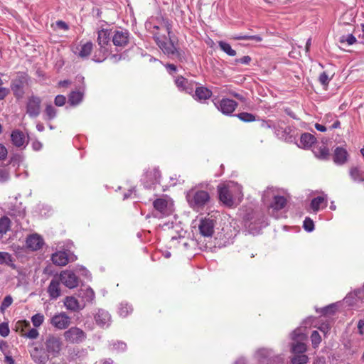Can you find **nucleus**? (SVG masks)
<instances>
[{
  "instance_id": "f257e3e1",
  "label": "nucleus",
  "mask_w": 364,
  "mask_h": 364,
  "mask_svg": "<svg viewBox=\"0 0 364 364\" xmlns=\"http://www.w3.org/2000/svg\"><path fill=\"white\" fill-rule=\"evenodd\" d=\"M218 191L220 200L228 207L237 205L243 198L241 186L234 182L218 186Z\"/></svg>"
},
{
  "instance_id": "f03ea898",
  "label": "nucleus",
  "mask_w": 364,
  "mask_h": 364,
  "mask_svg": "<svg viewBox=\"0 0 364 364\" xmlns=\"http://www.w3.org/2000/svg\"><path fill=\"white\" fill-rule=\"evenodd\" d=\"M43 343L46 352L51 358L59 356L63 346L60 336L50 333L46 337Z\"/></svg>"
},
{
  "instance_id": "7ed1b4c3",
  "label": "nucleus",
  "mask_w": 364,
  "mask_h": 364,
  "mask_svg": "<svg viewBox=\"0 0 364 364\" xmlns=\"http://www.w3.org/2000/svg\"><path fill=\"white\" fill-rule=\"evenodd\" d=\"M187 199L191 207L195 210L203 208L210 201L209 193L205 191H191L187 195Z\"/></svg>"
},
{
  "instance_id": "20e7f679",
  "label": "nucleus",
  "mask_w": 364,
  "mask_h": 364,
  "mask_svg": "<svg viewBox=\"0 0 364 364\" xmlns=\"http://www.w3.org/2000/svg\"><path fill=\"white\" fill-rule=\"evenodd\" d=\"M65 340L70 343H80L86 339V333L78 327H71L63 333Z\"/></svg>"
},
{
  "instance_id": "39448f33",
  "label": "nucleus",
  "mask_w": 364,
  "mask_h": 364,
  "mask_svg": "<svg viewBox=\"0 0 364 364\" xmlns=\"http://www.w3.org/2000/svg\"><path fill=\"white\" fill-rule=\"evenodd\" d=\"M110 39V34L107 30H101L98 32L97 43L100 46V53L102 56L95 55V61L102 62L105 59V56L107 53V49L105 46L108 44Z\"/></svg>"
},
{
  "instance_id": "423d86ee",
  "label": "nucleus",
  "mask_w": 364,
  "mask_h": 364,
  "mask_svg": "<svg viewBox=\"0 0 364 364\" xmlns=\"http://www.w3.org/2000/svg\"><path fill=\"white\" fill-rule=\"evenodd\" d=\"M50 324L58 330L66 329L71 323V318L65 312L55 314L50 320Z\"/></svg>"
},
{
  "instance_id": "0eeeda50",
  "label": "nucleus",
  "mask_w": 364,
  "mask_h": 364,
  "mask_svg": "<svg viewBox=\"0 0 364 364\" xmlns=\"http://www.w3.org/2000/svg\"><path fill=\"white\" fill-rule=\"evenodd\" d=\"M215 221L211 218H203L200 220L198 230L203 237H212L214 233Z\"/></svg>"
},
{
  "instance_id": "6e6552de",
  "label": "nucleus",
  "mask_w": 364,
  "mask_h": 364,
  "mask_svg": "<svg viewBox=\"0 0 364 364\" xmlns=\"http://www.w3.org/2000/svg\"><path fill=\"white\" fill-rule=\"evenodd\" d=\"M306 338V334L303 332L301 328L296 329L292 333V339L297 341L296 343L292 345V351L295 353H301L306 350V346L304 343L301 342Z\"/></svg>"
},
{
  "instance_id": "1a4fd4ad",
  "label": "nucleus",
  "mask_w": 364,
  "mask_h": 364,
  "mask_svg": "<svg viewBox=\"0 0 364 364\" xmlns=\"http://www.w3.org/2000/svg\"><path fill=\"white\" fill-rule=\"evenodd\" d=\"M41 100L37 96H31L26 105V113L31 117H36L41 112Z\"/></svg>"
},
{
  "instance_id": "9d476101",
  "label": "nucleus",
  "mask_w": 364,
  "mask_h": 364,
  "mask_svg": "<svg viewBox=\"0 0 364 364\" xmlns=\"http://www.w3.org/2000/svg\"><path fill=\"white\" fill-rule=\"evenodd\" d=\"M60 282L67 287L73 289L78 285L77 277L71 271H63L60 274Z\"/></svg>"
},
{
  "instance_id": "9b49d317",
  "label": "nucleus",
  "mask_w": 364,
  "mask_h": 364,
  "mask_svg": "<svg viewBox=\"0 0 364 364\" xmlns=\"http://www.w3.org/2000/svg\"><path fill=\"white\" fill-rule=\"evenodd\" d=\"M43 244V239L36 233L30 235L26 240V248L31 251H36L41 249Z\"/></svg>"
},
{
  "instance_id": "f8f14e48",
  "label": "nucleus",
  "mask_w": 364,
  "mask_h": 364,
  "mask_svg": "<svg viewBox=\"0 0 364 364\" xmlns=\"http://www.w3.org/2000/svg\"><path fill=\"white\" fill-rule=\"evenodd\" d=\"M172 202L165 198H159L154 202V208L163 215H169L172 212Z\"/></svg>"
},
{
  "instance_id": "ddd939ff",
  "label": "nucleus",
  "mask_w": 364,
  "mask_h": 364,
  "mask_svg": "<svg viewBox=\"0 0 364 364\" xmlns=\"http://www.w3.org/2000/svg\"><path fill=\"white\" fill-rule=\"evenodd\" d=\"M237 106V104L234 100L223 98L220 101L219 105L217 107L223 114H230L235 111Z\"/></svg>"
},
{
  "instance_id": "4468645a",
  "label": "nucleus",
  "mask_w": 364,
  "mask_h": 364,
  "mask_svg": "<svg viewBox=\"0 0 364 364\" xmlns=\"http://www.w3.org/2000/svg\"><path fill=\"white\" fill-rule=\"evenodd\" d=\"M156 41L160 48L167 55H178V52L176 50L174 45L171 41H165V37L160 38L159 36H156Z\"/></svg>"
},
{
  "instance_id": "2eb2a0df",
  "label": "nucleus",
  "mask_w": 364,
  "mask_h": 364,
  "mask_svg": "<svg viewBox=\"0 0 364 364\" xmlns=\"http://www.w3.org/2000/svg\"><path fill=\"white\" fill-rule=\"evenodd\" d=\"M31 356L37 364H46L50 358L46 351L43 352L38 347L33 348L31 351Z\"/></svg>"
},
{
  "instance_id": "dca6fc26",
  "label": "nucleus",
  "mask_w": 364,
  "mask_h": 364,
  "mask_svg": "<svg viewBox=\"0 0 364 364\" xmlns=\"http://www.w3.org/2000/svg\"><path fill=\"white\" fill-rule=\"evenodd\" d=\"M348 175L355 183L364 182V169L360 166H351L348 169Z\"/></svg>"
},
{
  "instance_id": "f3484780",
  "label": "nucleus",
  "mask_w": 364,
  "mask_h": 364,
  "mask_svg": "<svg viewBox=\"0 0 364 364\" xmlns=\"http://www.w3.org/2000/svg\"><path fill=\"white\" fill-rule=\"evenodd\" d=\"M64 305L67 309L77 311L82 309L85 304L78 301V300L74 296H66L64 299Z\"/></svg>"
},
{
  "instance_id": "a211bd4d",
  "label": "nucleus",
  "mask_w": 364,
  "mask_h": 364,
  "mask_svg": "<svg viewBox=\"0 0 364 364\" xmlns=\"http://www.w3.org/2000/svg\"><path fill=\"white\" fill-rule=\"evenodd\" d=\"M93 48V45L91 42H87L84 44H81L75 48L73 50L75 54L77 56L85 58L90 55Z\"/></svg>"
},
{
  "instance_id": "6ab92c4d",
  "label": "nucleus",
  "mask_w": 364,
  "mask_h": 364,
  "mask_svg": "<svg viewBox=\"0 0 364 364\" xmlns=\"http://www.w3.org/2000/svg\"><path fill=\"white\" fill-rule=\"evenodd\" d=\"M95 320L101 327L108 326L110 322V316L107 311L99 309L95 315Z\"/></svg>"
},
{
  "instance_id": "aec40b11",
  "label": "nucleus",
  "mask_w": 364,
  "mask_h": 364,
  "mask_svg": "<svg viewBox=\"0 0 364 364\" xmlns=\"http://www.w3.org/2000/svg\"><path fill=\"white\" fill-rule=\"evenodd\" d=\"M112 42L116 46H125L128 43V33L122 31H115L112 36Z\"/></svg>"
},
{
  "instance_id": "412c9836",
  "label": "nucleus",
  "mask_w": 364,
  "mask_h": 364,
  "mask_svg": "<svg viewBox=\"0 0 364 364\" xmlns=\"http://www.w3.org/2000/svg\"><path fill=\"white\" fill-rule=\"evenodd\" d=\"M348 160V153L346 149L338 147L334 151L333 161L336 164L342 165Z\"/></svg>"
},
{
  "instance_id": "4be33fe9",
  "label": "nucleus",
  "mask_w": 364,
  "mask_h": 364,
  "mask_svg": "<svg viewBox=\"0 0 364 364\" xmlns=\"http://www.w3.org/2000/svg\"><path fill=\"white\" fill-rule=\"evenodd\" d=\"M48 293L51 299H57L60 296L59 280L53 279L48 287Z\"/></svg>"
},
{
  "instance_id": "5701e85b",
  "label": "nucleus",
  "mask_w": 364,
  "mask_h": 364,
  "mask_svg": "<svg viewBox=\"0 0 364 364\" xmlns=\"http://www.w3.org/2000/svg\"><path fill=\"white\" fill-rule=\"evenodd\" d=\"M11 89L14 96L18 98H22L24 94L23 83L20 80H15L11 82Z\"/></svg>"
},
{
  "instance_id": "b1692460",
  "label": "nucleus",
  "mask_w": 364,
  "mask_h": 364,
  "mask_svg": "<svg viewBox=\"0 0 364 364\" xmlns=\"http://www.w3.org/2000/svg\"><path fill=\"white\" fill-rule=\"evenodd\" d=\"M316 138L309 133H304L300 137L299 146L304 149L310 148L314 144Z\"/></svg>"
},
{
  "instance_id": "393cba45",
  "label": "nucleus",
  "mask_w": 364,
  "mask_h": 364,
  "mask_svg": "<svg viewBox=\"0 0 364 364\" xmlns=\"http://www.w3.org/2000/svg\"><path fill=\"white\" fill-rule=\"evenodd\" d=\"M53 262L59 266H65L68 262L67 254L65 252H58L52 255Z\"/></svg>"
},
{
  "instance_id": "a878e982",
  "label": "nucleus",
  "mask_w": 364,
  "mask_h": 364,
  "mask_svg": "<svg viewBox=\"0 0 364 364\" xmlns=\"http://www.w3.org/2000/svg\"><path fill=\"white\" fill-rule=\"evenodd\" d=\"M11 141L14 145L16 146L20 147L22 146L25 143V136L23 132L15 130L12 132L11 135Z\"/></svg>"
},
{
  "instance_id": "bb28decb",
  "label": "nucleus",
  "mask_w": 364,
  "mask_h": 364,
  "mask_svg": "<svg viewBox=\"0 0 364 364\" xmlns=\"http://www.w3.org/2000/svg\"><path fill=\"white\" fill-rule=\"evenodd\" d=\"M212 92L206 87H197L195 92V97L198 100H207L211 97Z\"/></svg>"
},
{
  "instance_id": "cd10ccee",
  "label": "nucleus",
  "mask_w": 364,
  "mask_h": 364,
  "mask_svg": "<svg viewBox=\"0 0 364 364\" xmlns=\"http://www.w3.org/2000/svg\"><path fill=\"white\" fill-rule=\"evenodd\" d=\"M79 296L82 298V303L90 302L95 298L94 291L90 288H86L81 289L79 293Z\"/></svg>"
},
{
  "instance_id": "c85d7f7f",
  "label": "nucleus",
  "mask_w": 364,
  "mask_h": 364,
  "mask_svg": "<svg viewBox=\"0 0 364 364\" xmlns=\"http://www.w3.org/2000/svg\"><path fill=\"white\" fill-rule=\"evenodd\" d=\"M314 153L316 157L319 159H326L329 155L328 148L323 144L315 147L314 149Z\"/></svg>"
},
{
  "instance_id": "c756f323",
  "label": "nucleus",
  "mask_w": 364,
  "mask_h": 364,
  "mask_svg": "<svg viewBox=\"0 0 364 364\" xmlns=\"http://www.w3.org/2000/svg\"><path fill=\"white\" fill-rule=\"evenodd\" d=\"M82 97L83 94L81 92L73 91L69 95L68 102L71 105L75 106L80 103V102L82 100Z\"/></svg>"
},
{
  "instance_id": "7c9ffc66",
  "label": "nucleus",
  "mask_w": 364,
  "mask_h": 364,
  "mask_svg": "<svg viewBox=\"0 0 364 364\" xmlns=\"http://www.w3.org/2000/svg\"><path fill=\"white\" fill-rule=\"evenodd\" d=\"M286 202L287 200L283 196L274 195V203L272 204V207L276 210L282 209L285 206Z\"/></svg>"
},
{
  "instance_id": "2f4dec72",
  "label": "nucleus",
  "mask_w": 364,
  "mask_h": 364,
  "mask_svg": "<svg viewBox=\"0 0 364 364\" xmlns=\"http://www.w3.org/2000/svg\"><path fill=\"white\" fill-rule=\"evenodd\" d=\"M218 45L220 46V49L223 52L227 53L228 55H230V56L236 55V51L231 48V46L229 43L224 42V41H220L218 43Z\"/></svg>"
},
{
  "instance_id": "473e14b6",
  "label": "nucleus",
  "mask_w": 364,
  "mask_h": 364,
  "mask_svg": "<svg viewBox=\"0 0 364 364\" xmlns=\"http://www.w3.org/2000/svg\"><path fill=\"white\" fill-rule=\"evenodd\" d=\"M326 202V198L323 196H318L312 200L311 208L314 211H318L320 206Z\"/></svg>"
},
{
  "instance_id": "72a5a7b5",
  "label": "nucleus",
  "mask_w": 364,
  "mask_h": 364,
  "mask_svg": "<svg viewBox=\"0 0 364 364\" xmlns=\"http://www.w3.org/2000/svg\"><path fill=\"white\" fill-rule=\"evenodd\" d=\"M10 228V220L7 217L0 219V233H6Z\"/></svg>"
},
{
  "instance_id": "f704fd0d",
  "label": "nucleus",
  "mask_w": 364,
  "mask_h": 364,
  "mask_svg": "<svg viewBox=\"0 0 364 364\" xmlns=\"http://www.w3.org/2000/svg\"><path fill=\"white\" fill-rule=\"evenodd\" d=\"M44 316L42 314H36L31 317V322L34 327L41 326L44 321Z\"/></svg>"
},
{
  "instance_id": "c9c22d12",
  "label": "nucleus",
  "mask_w": 364,
  "mask_h": 364,
  "mask_svg": "<svg viewBox=\"0 0 364 364\" xmlns=\"http://www.w3.org/2000/svg\"><path fill=\"white\" fill-rule=\"evenodd\" d=\"M176 86L182 90H184L186 92H188V89H187V84H188V81L186 78H184L182 76H180V77H178L176 79Z\"/></svg>"
},
{
  "instance_id": "e433bc0d",
  "label": "nucleus",
  "mask_w": 364,
  "mask_h": 364,
  "mask_svg": "<svg viewBox=\"0 0 364 364\" xmlns=\"http://www.w3.org/2000/svg\"><path fill=\"white\" fill-rule=\"evenodd\" d=\"M356 42V38L353 34L342 36L340 38L341 43H347L348 46L353 45Z\"/></svg>"
},
{
  "instance_id": "4c0bfd02",
  "label": "nucleus",
  "mask_w": 364,
  "mask_h": 364,
  "mask_svg": "<svg viewBox=\"0 0 364 364\" xmlns=\"http://www.w3.org/2000/svg\"><path fill=\"white\" fill-rule=\"evenodd\" d=\"M308 360L306 355H296L291 360L292 364H305Z\"/></svg>"
},
{
  "instance_id": "58836bf2",
  "label": "nucleus",
  "mask_w": 364,
  "mask_h": 364,
  "mask_svg": "<svg viewBox=\"0 0 364 364\" xmlns=\"http://www.w3.org/2000/svg\"><path fill=\"white\" fill-rule=\"evenodd\" d=\"M48 119H52L56 116V109L51 105H47L45 109Z\"/></svg>"
},
{
  "instance_id": "ea45409f",
  "label": "nucleus",
  "mask_w": 364,
  "mask_h": 364,
  "mask_svg": "<svg viewBox=\"0 0 364 364\" xmlns=\"http://www.w3.org/2000/svg\"><path fill=\"white\" fill-rule=\"evenodd\" d=\"M30 327V322L26 320L19 321L16 323V328L20 329L22 334L26 332V329H29Z\"/></svg>"
},
{
  "instance_id": "a19ab883",
  "label": "nucleus",
  "mask_w": 364,
  "mask_h": 364,
  "mask_svg": "<svg viewBox=\"0 0 364 364\" xmlns=\"http://www.w3.org/2000/svg\"><path fill=\"white\" fill-rule=\"evenodd\" d=\"M237 116L240 120L246 122H253L255 119V117L253 114L247 112H242L238 114Z\"/></svg>"
},
{
  "instance_id": "79ce46f5",
  "label": "nucleus",
  "mask_w": 364,
  "mask_h": 364,
  "mask_svg": "<svg viewBox=\"0 0 364 364\" xmlns=\"http://www.w3.org/2000/svg\"><path fill=\"white\" fill-rule=\"evenodd\" d=\"M22 336L27 338L36 339L39 336V333L36 328H30L28 332L23 333Z\"/></svg>"
},
{
  "instance_id": "37998d69",
  "label": "nucleus",
  "mask_w": 364,
  "mask_h": 364,
  "mask_svg": "<svg viewBox=\"0 0 364 364\" xmlns=\"http://www.w3.org/2000/svg\"><path fill=\"white\" fill-rule=\"evenodd\" d=\"M13 302V299L11 296H6L2 303H1V307H0V311L1 312H4L9 306H10L11 305Z\"/></svg>"
},
{
  "instance_id": "c03bdc74",
  "label": "nucleus",
  "mask_w": 364,
  "mask_h": 364,
  "mask_svg": "<svg viewBox=\"0 0 364 364\" xmlns=\"http://www.w3.org/2000/svg\"><path fill=\"white\" fill-rule=\"evenodd\" d=\"M12 262L11 256L8 252H0V264H9Z\"/></svg>"
},
{
  "instance_id": "a18cd8bd",
  "label": "nucleus",
  "mask_w": 364,
  "mask_h": 364,
  "mask_svg": "<svg viewBox=\"0 0 364 364\" xmlns=\"http://www.w3.org/2000/svg\"><path fill=\"white\" fill-rule=\"evenodd\" d=\"M311 338L312 344L314 347H316L321 343V336L316 331L312 332Z\"/></svg>"
},
{
  "instance_id": "49530a36",
  "label": "nucleus",
  "mask_w": 364,
  "mask_h": 364,
  "mask_svg": "<svg viewBox=\"0 0 364 364\" xmlns=\"http://www.w3.org/2000/svg\"><path fill=\"white\" fill-rule=\"evenodd\" d=\"M132 310V307L128 304H121V307L119 309V314L120 316L125 317L127 316L129 312Z\"/></svg>"
},
{
  "instance_id": "de8ad7c7",
  "label": "nucleus",
  "mask_w": 364,
  "mask_h": 364,
  "mask_svg": "<svg viewBox=\"0 0 364 364\" xmlns=\"http://www.w3.org/2000/svg\"><path fill=\"white\" fill-rule=\"evenodd\" d=\"M304 228L308 232L312 231L314 228L313 220L309 218H306L304 221Z\"/></svg>"
},
{
  "instance_id": "09e8293b",
  "label": "nucleus",
  "mask_w": 364,
  "mask_h": 364,
  "mask_svg": "<svg viewBox=\"0 0 364 364\" xmlns=\"http://www.w3.org/2000/svg\"><path fill=\"white\" fill-rule=\"evenodd\" d=\"M2 84L3 82L0 77V100H4L10 92V90L9 88L1 87Z\"/></svg>"
},
{
  "instance_id": "8fccbe9b",
  "label": "nucleus",
  "mask_w": 364,
  "mask_h": 364,
  "mask_svg": "<svg viewBox=\"0 0 364 364\" xmlns=\"http://www.w3.org/2000/svg\"><path fill=\"white\" fill-rule=\"evenodd\" d=\"M9 333V326L6 323H0V335L3 337H6Z\"/></svg>"
},
{
  "instance_id": "3c124183",
  "label": "nucleus",
  "mask_w": 364,
  "mask_h": 364,
  "mask_svg": "<svg viewBox=\"0 0 364 364\" xmlns=\"http://www.w3.org/2000/svg\"><path fill=\"white\" fill-rule=\"evenodd\" d=\"M9 178V173L5 168H0V182L4 183Z\"/></svg>"
},
{
  "instance_id": "603ef678",
  "label": "nucleus",
  "mask_w": 364,
  "mask_h": 364,
  "mask_svg": "<svg viewBox=\"0 0 364 364\" xmlns=\"http://www.w3.org/2000/svg\"><path fill=\"white\" fill-rule=\"evenodd\" d=\"M318 80L321 82V85L326 86L328 84L330 78L328 77V75L326 72H323L318 77Z\"/></svg>"
},
{
  "instance_id": "864d4df0",
  "label": "nucleus",
  "mask_w": 364,
  "mask_h": 364,
  "mask_svg": "<svg viewBox=\"0 0 364 364\" xmlns=\"http://www.w3.org/2000/svg\"><path fill=\"white\" fill-rule=\"evenodd\" d=\"M66 101L65 97L63 95H57L55 98V104L56 106H63Z\"/></svg>"
},
{
  "instance_id": "5fc2aeb1",
  "label": "nucleus",
  "mask_w": 364,
  "mask_h": 364,
  "mask_svg": "<svg viewBox=\"0 0 364 364\" xmlns=\"http://www.w3.org/2000/svg\"><path fill=\"white\" fill-rule=\"evenodd\" d=\"M7 153L6 148L3 144H0V161H3L6 159Z\"/></svg>"
},
{
  "instance_id": "6e6d98bb",
  "label": "nucleus",
  "mask_w": 364,
  "mask_h": 364,
  "mask_svg": "<svg viewBox=\"0 0 364 364\" xmlns=\"http://www.w3.org/2000/svg\"><path fill=\"white\" fill-rule=\"evenodd\" d=\"M250 61H251V58L248 55H246L240 59L235 60V62L237 63H240L245 64V65L249 64Z\"/></svg>"
},
{
  "instance_id": "4d7b16f0",
  "label": "nucleus",
  "mask_w": 364,
  "mask_h": 364,
  "mask_svg": "<svg viewBox=\"0 0 364 364\" xmlns=\"http://www.w3.org/2000/svg\"><path fill=\"white\" fill-rule=\"evenodd\" d=\"M126 344L123 342H118L113 344V348L115 350H124L126 349Z\"/></svg>"
},
{
  "instance_id": "13d9d810",
  "label": "nucleus",
  "mask_w": 364,
  "mask_h": 364,
  "mask_svg": "<svg viewBox=\"0 0 364 364\" xmlns=\"http://www.w3.org/2000/svg\"><path fill=\"white\" fill-rule=\"evenodd\" d=\"M153 173V178H154V181H157L160 176H161V173H160V171L156 169V168H154L151 171H150L149 173H148V176H151V174Z\"/></svg>"
},
{
  "instance_id": "bf43d9fd",
  "label": "nucleus",
  "mask_w": 364,
  "mask_h": 364,
  "mask_svg": "<svg viewBox=\"0 0 364 364\" xmlns=\"http://www.w3.org/2000/svg\"><path fill=\"white\" fill-rule=\"evenodd\" d=\"M56 28L63 29V30H67L68 26L65 22H63L62 21H58L56 22Z\"/></svg>"
},
{
  "instance_id": "052dcab7",
  "label": "nucleus",
  "mask_w": 364,
  "mask_h": 364,
  "mask_svg": "<svg viewBox=\"0 0 364 364\" xmlns=\"http://www.w3.org/2000/svg\"><path fill=\"white\" fill-rule=\"evenodd\" d=\"M315 128L318 130V131H320V132H324L326 131V128L323 126V125H321L320 124H315Z\"/></svg>"
},
{
  "instance_id": "680f3d73",
  "label": "nucleus",
  "mask_w": 364,
  "mask_h": 364,
  "mask_svg": "<svg viewBox=\"0 0 364 364\" xmlns=\"http://www.w3.org/2000/svg\"><path fill=\"white\" fill-rule=\"evenodd\" d=\"M231 95L232 96H234L235 98H237V99H238V100H241L242 102L245 101V97L242 95H240L239 93L231 92Z\"/></svg>"
},
{
  "instance_id": "e2e57ef3",
  "label": "nucleus",
  "mask_w": 364,
  "mask_h": 364,
  "mask_svg": "<svg viewBox=\"0 0 364 364\" xmlns=\"http://www.w3.org/2000/svg\"><path fill=\"white\" fill-rule=\"evenodd\" d=\"M248 40H253L256 42H260L262 41V38L259 36H249Z\"/></svg>"
},
{
  "instance_id": "0e129e2a",
  "label": "nucleus",
  "mask_w": 364,
  "mask_h": 364,
  "mask_svg": "<svg viewBox=\"0 0 364 364\" xmlns=\"http://www.w3.org/2000/svg\"><path fill=\"white\" fill-rule=\"evenodd\" d=\"M235 40H248L249 36H237L233 38Z\"/></svg>"
},
{
  "instance_id": "69168bd1",
  "label": "nucleus",
  "mask_w": 364,
  "mask_h": 364,
  "mask_svg": "<svg viewBox=\"0 0 364 364\" xmlns=\"http://www.w3.org/2000/svg\"><path fill=\"white\" fill-rule=\"evenodd\" d=\"M166 68H168L171 71H176V66L173 64H168L166 65Z\"/></svg>"
},
{
  "instance_id": "338daca9",
  "label": "nucleus",
  "mask_w": 364,
  "mask_h": 364,
  "mask_svg": "<svg viewBox=\"0 0 364 364\" xmlns=\"http://www.w3.org/2000/svg\"><path fill=\"white\" fill-rule=\"evenodd\" d=\"M5 359L9 364H14V360L11 356H6Z\"/></svg>"
},
{
  "instance_id": "774afa93",
  "label": "nucleus",
  "mask_w": 364,
  "mask_h": 364,
  "mask_svg": "<svg viewBox=\"0 0 364 364\" xmlns=\"http://www.w3.org/2000/svg\"><path fill=\"white\" fill-rule=\"evenodd\" d=\"M102 364H113V361L110 359H105L102 361Z\"/></svg>"
}]
</instances>
